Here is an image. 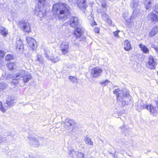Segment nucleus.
Wrapping results in <instances>:
<instances>
[{"mask_svg": "<svg viewBox=\"0 0 158 158\" xmlns=\"http://www.w3.org/2000/svg\"><path fill=\"white\" fill-rule=\"evenodd\" d=\"M69 9L70 7L68 5L59 3L53 5L52 12L56 19L63 21L70 17Z\"/></svg>", "mask_w": 158, "mask_h": 158, "instance_id": "f257e3e1", "label": "nucleus"}, {"mask_svg": "<svg viewBox=\"0 0 158 158\" xmlns=\"http://www.w3.org/2000/svg\"><path fill=\"white\" fill-rule=\"evenodd\" d=\"M113 92L116 95L117 100L122 102L123 105H127L130 101L131 97L128 92L125 89L122 90L119 89H115L113 90Z\"/></svg>", "mask_w": 158, "mask_h": 158, "instance_id": "f03ea898", "label": "nucleus"}, {"mask_svg": "<svg viewBox=\"0 0 158 158\" xmlns=\"http://www.w3.org/2000/svg\"><path fill=\"white\" fill-rule=\"evenodd\" d=\"M9 76L10 78L12 77L13 80L17 81L20 79L23 80L25 83L27 82L31 78L30 74L23 70L19 71L13 77H12L11 74L9 75Z\"/></svg>", "mask_w": 158, "mask_h": 158, "instance_id": "7ed1b4c3", "label": "nucleus"}, {"mask_svg": "<svg viewBox=\"0 0 158 158\" xmlns=\"http://www.w3.org/2000/svg\"><path fill=\"white\" fill-rule=\"evenodd\" d=\"M69 22V23H66L65 24L69 23V25L75 28V30H81V28L80 29L79 28L80 23L79 19L77 17L74 16L71 17Z\"/></svg>", "mask_w": 158, "mask_h": 158, "instance_id": "20e7f679", "label": "nucleus"}, {"mask_svg": "<svg viewBox=\"0 0 158 158\" xmlns=\"http://www.w3.org/2000/svg\"><path fill=\"white\" fill-rule=\"evenodd\" d=\"M35 15L41 18L46 15V10L44 6H37L35 9Z\"/></svg>", "mask_w": 158, "mask_h": 158, "instance_id": "39448f33", "label": "nucleus"}, {"mask_svg": "<svg viewBox=\"0 0 158 158\" xmlns=\"http://www.w3.org/2000/svg\"><path fill=\"white\" fill-rule=\"evenodd\" d=\"M52 54V53L48 49H45L44 51V55L45 57L48 60H52V62L55 63L58 62L59 60V58L58 56H50L49 55Z\"/></svg>", "mask_w": 158, "mask_h": 158, "instance_id": "423d86ee", "label": "nucleus"}, {"mask_svg": "<svg viewBox=\"0 0 158 158\" xmlns=\"http://www.w3.org/2000/svg\"><path fill=\"white\" fill-rule=\"evenodd\" d=\"M60 48L62 54L65 55L69 52V48L68 43L63 42L60 45Z\"/></svg>", "mask_w": 158, "mask_h": 158, "instance_id": "0eeeda50", "label": "nucleus"}, {"mask_svg": "<svg viewBox=\"0 0 158 158\" xmlns=\"http://www.w3.org/2000/svg\"><path fill=\"white\" fill-rule=\"evenodd\" d=\"M156 64L157 63L155 61L153 57L152 56H150L148 58L146 66L150 69H154Z\"/></svg>", "mask_w": 158, "mask_h": 158, "instance_id": "6e6552de", "label": "nucleus"}, {"mask_svg": "<svg viewBox=\"0 0 158 158\" xmlns=\"http://www.w3.org/2000/svg\"><path fill=\"white\" fill-rule=\"evenodd\" d=\"M102 72V69L98 67H95L92 69L91 74L94 77H96L100 76Z\"/></svg>", "mask_w": 158, "mask_h": 158, "instance_id": "1a4fd4ad", "label": "nucleus"}, {"mask_svg": "<svg viewBox=\"0 0 158 158\" xmlns=\"http://www.w3.org/2000/svg\"><path fill=\"white\" fill-rule=\"evenodd\" d=\"M28 143L32 146L35 147H38L40 145V143L38 140L35 137L32 136L27 137Z\"/></svg>", "mask_w": 158, "mask_h": 158, "instance_id": "9d476101", "label": "nucleus"}, {"mask_svg": "<svg viewBox=\"0 0 158 158\" xmlns=\"http://www.w3.org/2000/svg\"><path fill=\"white\" fill-rule=\"evenodd\" d=\"M27 42L29 46L33 50H35L36 47V44L35 40L30 37H27L26 38Z\"/></svg>", "mask_w": 158, "mask_h": 158, "instance_id": "9b49d317", "label": "nucleus"}, {"mask_svg": "<svg viewBox=\"0 0 158 158\" xmlns=\"http://www.w3.org/2000/svg\"><path fill=\"white\" fill-rule=\"evenodd\" d=\"M102 9L100 11V12L101 13L102 18L106 20L109 18L108 15L106 13V12L107 11L106 3L104 2L102 3Z\"/></svg>", "mask_w": 158, "mask_h": 158, "instance_id": "f8f14e48", "label": "nucleus"}, {"mask_svg": "<svg viewBox=\"0 0 158 158\" xmlns=\"http://www.w3.org/2000/svg\"><path fill=\"white\" fill-rule=\"evenodd\" d=\"M18 25L20 28L23 30H30L31 29L30 23L26 21L19 22Z\"/></svg>", "mask_w": 158, "mask_h": 158, "instance_id": "ddd939ff", "label": "nucleus"}, {"mask_svg": "<svg viewBox=\"0 0 158 158\" xmlns=\"http://www.w3.org/2000/svg\"><path fill=\"white\" fill-rule=\"evenodd\" d=\"M148 20L153 23H155L158 21V17L155 14L153 13H150L147 16Z\"/></svg>", "mask_w": 158, "mask_h": 158, "instance_id": "4468645a", "label": "nucleus"}, {"mask_svg": "<svg viewBox=\"0 0 158 158\" xmlns=\"http://www.w3.org/2000/svg\"><path fill=\"white\" fill-rule=\"evenodd\" d=\"M64 123L65 125L67 127L70 126L73 127L76 124L73 120L69 118H67L65 120Z\"/></svg>", "mask_w": 158, "mask_h": 158, "instance_id": "2eb2a0df", "label": "nucleus"}, {"mask_svg": "<svg viewBox=\"0 0 158 158\" xmlns=\"http://www.w3.org/2000/svg\"><path fill=\"white\" fill-rule=\"evenodd\" d=\"M23 41L20 38L16 42V50L18 51H22L23 48Z\"/></svg>", "mask_w": 158, "mask_h": 158, "instance_id": "dca6fc26", "label": "nucleus"}, {"mask_svg": "<svg viewBox=\"0 0 158 158\" xmlns=\"http://www.w3.org/2000/svg\"><path fill=\"white\" fill-rule=\"evenodd\" d=\"M77 6L80 9H85L86 7V0H78Z\"/></svg>", "mask_w": 158, "mask_h": 158, "instance_id": "f3484780", "label": "nucleus"}, {"mask_svg": "<svg viewBox=\"0 0 158 158\" xmlns=\"http://www.w3.org/2000/svg\"><path fill=\"white\" fill-rule=\"evenodd\" d=\"M130 6L132 9H139L138 0H132Z\"/></svg>", "mask_w": 158, "mask_h": 158, "instance_id": "a211bd4d", "label": "nucleus"}, {"mask_svg": "<svg viewBox=\"0 0 158 158\" xmlns=\"http://www.w3.org/2000/svg\"><path fill=\"white\" fill-rule=\"evenodd\" d=\"M6 102L8 106H13L15 102V99L12 97L9 96L7 98Z\"/></svg>", "mask_w": 158, "mask_h": 158, "instance_id": "6ab92c4d", "label": "nucleus"}, {"mask_svg": "<svg viewBox=\"0 0 158 158\" xmlns=\"http://www.w3.org/2000/svg\"><path fill=\"white\" fill-rule=\"evenodd\" d=\"M133 11L131 16V18L135 19L139 16L140 12V9H133Z\"/></svg>", "mask_w": 158, "mask_h": 158, "instance_id": "aec40b11", "label": "nucleus"}, {"mask_svg": "<svg viewBox=\"0 0 158 158\" xmlns=\"http://www.w3.org/2000/svg\"><path fill=\"white\" fill-rule=\"evenodd\" d=\"M145 108L149 110L150 112L152 114L156 113L157 111L156 108L152 104L149 105H147L145 106Z\"/></svg>", "mask_w": 158, "mask_h": 158, "instance_id": "412c9836", "label": "nucleus"}, {"mask_svg": "<svg viewBox=\"0 0 158 158\" xmlns=\"http://www.w3.org/2000/svg\"><path fill=\"white\" fill-rule=\"evenodd\" d=\"M84 140L85 143L88 145L90 146L91 147H92L94 146L93 142L89 136H85V137Z\"/></svg>", "mask_w": 158, "mask_h": 158, "instance_id": "4be33fe9", "label": "nucleus"}, {"mask_svg": "<svg viewBox=\"0 0 158 158\" xmlns=\"http://www.w3.org/2000/svg\"><path fill=\"white\" fill-rule=\"evenodd\" d=\"M120 128L121 129L122 132L123 133H125V135L129 134V132L130 131V129H129L128 127L125 125H123L122 127H121Z\"/></svg>", "mask_w": 158, "mask_h": 158, "instance_id": "5701e85b", "label": "nucleus"}, {"mask_svg": "<svg viewBox=\"0 0 158 158\" xmlns=\"http://www.w3.org/2000/svg\"><path fill=\"white\" fill-rule=\"evenodd\" d=\"M124 49L127 51H129L131 49L130 42L128 40H126L124 41Z\"/></svg>", "mask_w": 158, "mask_h": 158, "instance_id": "b1692460", "label": "nucleus"}, {"mask_svg": "<svg viewBox=\"0 0 158 158\" xmlns=\"http://www.w3.org/2000/svg\"><path fill=\"white\" fill-rule=\"evenodd\" d=\"M139 47L142 51L145 53H148L149 50L147 47L142 44L141 43L139 45Z\"/></svg>", "mask_w": 158, "mask_h": 158, "instance_id": "393cba45", "label": "nucleus"}, {"mask_svg": "<svg viewBox=\"0 0 158 158\" xmlns=\"http://www.w3.org/2000/svg\"><path fill=\"white\" fill-rule=\"evenodd\" d=\"M84 154L81 152H76L73 158H84Z\"/></svg>", "mask_w": 158, "mask_h": 158, "instance_id": "a878e982", "label": "nucleus"}, {"mask_svg": "<svg viewBox=\"0 0 158 158\" xmlns=\"http://www.w3.org/2000/svg\"><path fill=\"white\" fill-rule=\"evenodd\" d=\"M132 19H133L131 17V18L129 19H127L126 20H125L126 21V25L129 27H130L133 24V21H132Z\"/></svg>", "mask_w": 158, "mask_h": 158, "instance_id": "bb28decb", "label": "nucleus"}, {"mask_svg": "<svg viewBox=\"0 0 158 158\" xmlns=\"http://www.w3.org/2000/svg\"><path fill=\"white\" fill-rule=\"evenodd\" d=\"M82 35L81 30H74V35L77 38L80 37Z\"/></svg>", "mask_w": 158, "mask_h": 158, "instance_id": "cd10ccee", "label": "nucleus"}, {"mask_svg": "<svg viewBox=\"0 0 158 158\" xmlns=\"http://www.w3.org/2000/svg\"><path fill=\"white\" fill-rule=\"evenodd\" d=\"M76 152H75L73 149H71L69 150L68 155L70 156L73 158L75 155L76 154Z\"/></svg>", "mask_w": 158, "mask_h": 158, "instance_id": "c85d7f7f", "label": "nucleus"}, {"mask_svg": "<svg viewBox=\"0 0 158 158\" xmlns=\"http://www.w3.org/2000/svg\"><path fill=\"white\" fill-rule=\"evenodd\" d=\"M7 65L9 70H12L14 69L15 65L14 63H9L7 64Z\"/></svg>", "mask_w": 158, "mask_h": 158, "instance_id": "c756f323", "label": "nucleus"}, {"mask_svg": "<svg viewBox=\"0 0 158 158\" xmlns=\"http://www.w3.org/2000/svg\"><path fill=\"white\" fill-rule=\"evenodd\" d=\"M147 105H145L144 104L141 105L140 104L138 103L137 105V107H138V108H136V109H137L138 111H139L141 109L145 108V106Z\"/></svg>", "mask_w": 158, "mask_h": 158, "instance_id": "7c9ffc66", "label": "nucleus"}, {"mask_svg": "<svg viewBox=\"0 0 158 158\" xmlns=\"http://www.w3.org/2000/svg\"><path fill=\"white\" fill-rule=\"evenodd\" d=\"M151 3L152 2L151 1L147 0L145 1V4L146 6L147 9H148L151 7Z\"/></svg>", "mask_w": 158, "mask_h": 158, "instance_id": "2f4dec72", "label": "nucleus"}, {"mask_svg": "<svg viewBox=\"0 0 158 158\" xmlns=\"http://www.w3.org/2000/svg\"><path fill=\"white\" fill-rule=\"evenodd\" d=\"M37 61H39L41 64H42L44 62V60L42 56L40 54L37 55Z\"/></svg>", "mask_w": 158, "mask_h": 158, "instance_id": "473e14b6", "label": "nucleus"}, {"mask_svg": "<svg viewBox=\"0 0 158 158\" xmlns=\"http://www.w3.org/2000/svg\"><path fill=\"white\" fill-rule=\"evenodd\" d=\"M38 6H44L46 0H38Z\"/></svg>", "mask_w": 158, "mask_h": 158, "instance_id": "72a5a7b5", "label": "nucleus"}, {"mask_svg": "<svg viewBox=\"0 0 158 158\" xmlns=\"http://www.w3.org/2000/svg\"><path fill=\"white\" fill-rule=\"evenodd\" d=\"M69 79L73 82L76 83L77 82V80L76 77L71 76L69 77Z\"/></svg>", "mask_w": 158, "mask_h": 158, "instance_id": "f704fd0d", "label": "nucleus"}, {"mask_svg": "<svg viewBox=\"0 0 158 158\" xmlns=\"http://www.w3.org/2000/svg\"><path fill=\"white\" fill-rule=\"evenodd\" d=\"M128 12L127 11L124 12L123 15V17L125 19V20H126L127 19H128Z\"/></svg>", "mask_w": 158, "mask_h": 158, "instance_id": "c9c22d12", "label": "nucleus"}, {"mask_svg": "<svg viewBox=\"0 0 158 158\" xmlns=\"http://www.w3.org/2000/svg\"><path fill=\"white\" fill-rule=\"evenodd\" d=\"M6 138L3 135H0V144L6 140Z\"/></svg>", "mask_w": 158, "mask_h": 158, "instance_id": "e433bc0d", "label": "nucleus"}, {"mask_svg": "<svg viewBox=\"0 0 158 158\" xmlns=\"http://www.w3.org/2000/svg\"><path fill=\"white\" fill-rule=\"evenodd\" d=\"M0 33L1 35L6 36L8 33L7 30H0Z\"/></svg>", "mask_w": 158, "mask_h": 158, "instance_id": "4c0bfd02", "label": "nucleus"}, {"mask_svg": "<svg viewBox=\"0 0 158 158\" xmlns=\"http://www.w3.org/2000/svg\"><path fill=\"white\" fill-rule=\"evenodd\" d=\"M13 56L11 55L8 54L7 55L5 59L7 60H10L13 59Z\"/></svg>", "mask_w": 158, "mask_h": 158, "instance_id": "58836bf2", "label": "nucleus"}, {"mask_svg": "<svg viewBox=\"0 0 158 158\" xmlns=\"http://www.w3.org/2000/svg\"><path fill=\"white\" fill-rule=\"evenodd\" d=\"M158 30H152L149 33V35L152 36L155 35L157 32Z\"/></svg>", "mask_w": 158, "mask_h": 158, "instance_id": "ea45409f", "label": "nucleus"}, {"mask_svg": "<svg viewBox=\"0 0 158 158\" xmlns=\"http://www.w3.org/2000/svg\"><path fill=\"white\" fill-rule=\"evenodd\" d=\"M6 87V85L4 83H0V92L3 90Z\"/></svg>", "mask_w": 158, "mask_h": 158, "instance_id": "a19ab883", "label": "nucleus"}, {"mask_svg": "<svg viewBox=\"0 0 158 158\" xmlns=\"http://www.w3.org/2000/svg\"><path fill=\"white\" fill-rule=\"evenodd\" d=\"M0 110L3 112L5 111V109L3 108L2 105V103L0 102Z\"/></svg>", "mask_w": 158, "mask_h": 158, "instance_id": "79ce46f5", "label": "nucleus"}, {"mask_svg": "<svg viewBox=\"0 0 158 158\" xmlns=\"http://www.w3.org/2000/svg\"><path fill=\"white\" fill-rule=\"evenodd\" d=\"M109 82L108 80H106L105 81L101 82V84L102 86H104L107 85L109 83Z\"/></svg>", "mask_w": 158, "mask_h": 158, "instance_id": "37998d69", "label": "nucleus"}, {"mask_svg": "<svg viewBox=\"0 0 158 158\" xmlns=\"http://www.w3.org/2000/svg\"><path fill=\"white\" fill-rule=\"evenodd\" d=\"M119 32V30H116V31L114 32L113 33L114 35L116 37H118V33Z\"/></svg>", "mask_w": 158, "mask_h": 158, "instance_id": "c03bdc74", "label": "nucleus"}, {"mask_svg": "<svg viewBox=\"0 0 158 158\" xmlns=\"http://www.w3.org/2000/svg\"><path fill=\"white\" fill-rule=\"evenodd\" d=\"M5 52L2 50H0V56L2 58L4 57L5 55Z\"/></svg>", "mask_w": 158, "mask_h": 158, "instance_id": "a18cd8bd", "label": "nucleus"}, {"mask_svg": "<svg viewBox=\"0 0 158 158\" xmlns=\"http://www.w3.org/2000/svg\"><path fill=\"white\" fill-rule=\"evenodd\" d=\"M152 47L154 48L158 54V47L154 45H152Z\"/></svg>", "mask_w": 158, "mask_h": 158, "instance_id": "49530a36", "label": "nucleus"}, {"mask_svg": "<svg viewBox=\"0 0 158 158\" xmlns=\"http://www.w3.org/2000/svg\"><path fill=\"white\" fill-rule=\"evenodd\" d=\"M107 22L109 23V24L110 25L112 24V22L110 19L109 18L106 20Z\"/></svg>", "mask_w": 158, "mask_h": 158, "instance_id": "de8ad7c7", "label": "nucleus"}, {"mask_svg": "<svg viewBox=\"0 0 158 158\" xmlns=\"http://www.w3.org/2000/svg\"><path fill=\"white\" fill-rule=\"evenodd\" d=\"M26 31V32L27 33H30V32H31V30H25Z\"/></svg>", "mask_w": 158, "mask_h": 158, "instance_id": "09e8293b", "label": "nucleus"}, {"mask_svg": "<svg viewBox=\"0 0 158 158\" xmlns=\"http://www.w3.org/2000/svg\"><path fill=\"white\" fill-rule=\"evenodd\" d=\"M94 32L97 33H99V30H94Z\"/></svg>", "mask_w": 158, "mask_h": 158, "instance_id": "8fccbe9b", "label": "nucleus"}, {"mask_svg": "<svg viewBox=\"0 0 158 158\" xmlns=\"http://www.w3.org/2000/svg\"><path fill=\"white\" fill-rule=\"evenodd\" d=\"M96 24V23L95 22H93V23H92V26H93L94 25Z\"/></svg>", "mask_w": 158, "mask_h": 158, "instance_id": "3c124183", "label": "nucleus"}, {"mask_svg": "<svg viewBox=\"0 0 158 158\" xmlns=\"http://www.w3.org/2000/svg\"><path fill=\"white\" fill-rule=\"evenodd\" d=\"M0 30H4V28L3 27H0Z\"/></svg>", "mask_w": 158, "mask_h": 158, "instance_id": "603ef678", "label": "nucleus"}, {"mask_svg": "<svg viewBox=\"0 0 158 158\" xmlns=\"http://www.w3.org/2000/svg\"><path fill=\"white\" fill-rule=\"evenodd\" d=\"M29 158H35L33 157H32V156H29Z\"/></svg>", "mask_w": 158, "mask_h": 158, "instance_id": "864d4df0", "label": "nucleus"}, {"mask_svg": "<svg viewBox=\"0 0 158 158\" xmlns=\"http://www.w3.org/2000/svg\"><path fill=\"white\" fill-rule=\"evenodd\" d=\"M113 157L114 158H116L117 157V156H115V154H114V155H113Z\"/></svg>", "mask_w": 158, "mask_h": 158, "instance_id": "5fc2aeb1", "label": "nucleus"}, {"mask_svg": "<svg viewBox=\"0 0 158 158\" xmlns=\"http://www.w3.org/2000/svg\"><path fill=\"white\" fill-rule=\"evenodd\" d=\"M50 56H54L53 55V54L52 53V54H50V55H49Z\"/></svg>", "mask_w": 158, "mask_h": 158, "instance_id": "6e6d98bb", "label": "nucleus"}, {"mask_svg": "<svg viewBox=\"0 0 158 158\" xmlns=\"http://www.w3.org/2000/svg\"><path fill=\"white\" fill-rule=\"evenodd\" d=\"M100 140H101V141L102 143H103V141L102 140V139H100Z\"/></svg>", "mask_w": 158, "mask_h": 158, "instance_id": "4d7b16f0", "label": "nucleus"}, {"mask_svg": "<svg viewBox=\"0 0 158 158\" xmlns=\"http://www.w3.org/2000/svg\"><path fill=\"white\" fill-rule=\"evenodd\" d=\"M156 29H158V26H157L156 27Z\"/></svg>", "mask_w": 158, "mask_h": 158, "instance_id": "13d9d810", "label": "nucleus"}, {"mask_svg": "<svg viewBox=\"0 0 158 158\" xmlns=\"http://www.w3.org/2000/svg\"><path fill=\"white\" fill-rule=\"evenodd\" d=\"M157 74L158 75V71L157 72Z\"/></svg>", "mask_w": 158, "mask_h": 158, "instance_id": "bf43d9fd", "label": "nucleus"}]
</instances>
